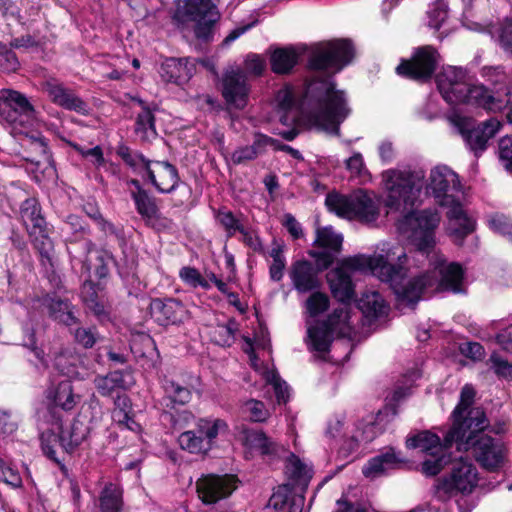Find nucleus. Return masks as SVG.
<instances>
[{"label":"nucleus","instance_id":"bf43d9fd","mask_svg":"<svg viewBox=\"0 0 512 512\" xmlns=\"http://www.w3.org/2000/svg\"><path fill=\"white\" fill-rule=\"evenodd\" d=\"M488 364L490 369L499 379L512 381V363L504 359L497 352H493L490 355Z\"/></svg>","mask_w":512,"mask_h":512},{"label":"nucleus","instance_id":"6ab92c4d","mask_svg":"<svg viewBox=\"0 0 512 512\" xmlns=\"http://www.w3.org/2000/svg\"><path fill=\"white\" fill-rule=\"evenodd\" d=\"M240 434L242 436V444L250 452L258 453L263 459L274 461L279 459L284 447L261 429H253L242 427Z\"/></svg>","mask_w":512,"mask_h":512},{"label":"nucleus","instance_id":"e433bc0d","mask_svg":"<svg viewBox=\"0 0 512 512\" xmlns=\"http://www.w3.org/2000/svg\"><path fill=\"white\" fill-rule=\"evenodd\" d=\"M335 330L325 326L321 320L307 329L309 350L319 353H329L334 340Z\"/></svg>","mask_w":512,"mask_h":512},{"label":"nucleus","instance_id":"a878e982","mask_svg":"<svg viewBox=\"0 0 512 512\" xmlns=\"http://www.w3.org/2000/svg\"><path fill=\"white\" fill-rule=\"evenodd\" d=\"M327 281L332 296L338 302L350 305L355 300V285L351 275L343 267H336L331 270L327 275Z\"/></svg>","mask_w":512,"mask_h":512},{"label":"nucleus","instance_id":"5fc2aeb1","mask_svg":"<svg viewBox=\"0 0 512 512\" xmlns=\"http://www.w3.org/2000/svg\"><path fill=\"white\" fill-rule=\"evenodd\" d=\"M45 90L52 103L61 108H63L69 98L74 94L71 89L66 88L63 84L56 81L46 82Z\"/></svg>","mask_w":512,"mask_h":512},{"label":"nucleus","instance_id":"79ce46f5","mask_svg":"<svg viewBox=\"0 0 512 512\" xmlns=\"http://www.w3.org/2000/svg\"><path fill=\"white\" fill-rule=\"evenodd\" d=\"M163 389L166 395V407L174 409L175 405H186L192 399V390L173 379H164Z\"/></svg>","mask_w":512,"mask_h":512},{"label":"nucleus","instance_id":"7c9ffc66","mask_svg":"<svg viewBox=\"0 0 512 512\" xmlns=\"http://www.w3.org/2000/svg\"><path fill=\"white\" fill-rule=\"evenodd\" d=\"M53 227L50 225L27 233L34 250L39 256L40 264L44 267H53L54 242L51 238Z\"/></svg>","mask_w":512,"mask_h":512},{"label":"nucleus","instance_id":"0e129e2a","mask_svg":"<svg viewBox=\"0 0 512 512\" xmlns=\"http://www.w3.org/2000/svg\"><path fill=\"white\" fill-rule=\"evenodd\" d=\"M496 43L501 50L512 43V17L506 16L498 22Z\"/></svg>","mask_w":512,"mask_h":512},{"label":"nucleus","instance_id":"ddd939ff","mask_svg":"<svg viewBox=\"0 0 512 512\" xmlns=\"http://www.w3.org/2000/svg\"><path fill=\"white\" fill-rule=\"evenodd\" d=\"M238 477L233 474H207L196 482L199 499L206 505L229 497L237 488Z\"/></svg>","mask_w":512,"mask_h":512},{"label":"nucleus","instance_id":"5701e85b","mask_svg":"<svg viewBox=\"0 0 512 512\" xmlns=\"http://www.w3.org/2000/svg\"><path fill=\"white\" fill-rule=\"evenodd\" d=\"M289 277L294 289L300 294L319 290L322 286L319 269H316L314 264L306 259L296 260L292 263Z\"/></svg>","mask_w":512,"mask_h":512},{"label":"nucleus","instance_id":"6e6d98bb","mask_svg":"<svg viewBox=\"0 0 512 512\" xmlns=\"http://www.w3.org/2000/svg\"><path fill=\"white\" fill-rule=\"evenodd\" d=\"M215 218L225 229L229 238L233 237L236 232L243 231L244 226L240 223L234 213L226 208L218 209Z\"/></svg>","mask_w":512,"mask_h":512},{"label":"nucleus","instance_id":"473e14b6","mask_svg":"<svg viewBox=\"0 0 512 512\" xmlns=\"http://www.w3.org/2000/svg\"><path fill=\"white\" fill-rule=\"evenodd\" d=\"M47 399L50 403L60 407L61 410L68 412L75 408L80 401V396L74 393L73 384L70 380H63L47 390Z\"/></svg>","mask_w":512,"mask_h":512},{"label":"nucleus","instance_id":"7ed1b4c3","mask_svg":"<svg viewBox=\"0 0 512 512\" xmlns=\"http://www.w3.org/2000/svg\"><path fill=\"white\" fill-rule=\"evenodd\" d=\"M60 230L70 260L78 261L82 264V270L90 272L88 257L96 244L91 239L92 229L89 223L82 216L70 213L62 219Z\"/></svg>","mask_w":512,"mask_h":512},{"label":"nucleus","instance_id":"72a5a7b5","mask_svg":"<svg viewBox=\"0 0 512 512\" xmlns=\"http://www.w3.org/2000/svg\"><path fill=\"white\" fill-rule=\"evenodd\" d=\"M404 463H406V461L395 452L394 448L389 447L384 452L371 458L362 472L366 477L378 476L389 469L398 468Z\"/></svg>","mask_w":512,"mask_h":512},{"label":"nucleus","instance_id":"4d7b16f0","mask_svg":"<svg viewBox=\"0 0 512 512\" xmlns=\"http://www.w3.org/2000/svg\"><path fill=\"white\" fill-rule=\"evenodd\" d=\"M98 229L105 235H112L118 242L121 249L126 248L127 240L125 236L124 227L122 225H115L114 223L107 220L103 215L94 222Z\"/></svg>","mask_w":512,"mask_h":512},{"label":"nucleus","instance_id":"864d4df0","mask_svg":"<svg viewBox=\"0 0 512 512\" xmlns=\"http://www.w3.org/2000/svg\"><path fill=\"white\" fill-rule=\"evenodd\" d=\"M77 361L76 356L67 352H59L54 358V368L63 376L74 378L79 374L76 365Z\"/></svg>","mask_w":512,"mask_h":512},{"label":"nucleus","instance_id":"f8f14e48","mask_svg":"<svg viewBox=\"0 0 512 512\" xmlns=\"http://www.w3.org/2000/svg\"><path fill=\"white\" fill-rule=\"evenodd\" d=\"M405 219L411 226L412 244L418 252L428 255L435 246V229L440 221L437 212L431 209L411 211Z\"/></svg>","mask_w":512,"mask_h":512},{"label":"nucleus","instance_id":"c9c22d12","mask_svg":"<svg viewBox=\"0 0 512 512\" xmlns=\"http://www.w3.org/2000/svg\"><path fill=\"white\" fill-rule=\"evenodd\" d=\"M357 306L370 322L386 316L389 311V306L377 291L363 293L357 302Z\"/></svg>","mask_w":512,"mask_h":512},{"label":"nucleus","instance_id":"cd10ccee","mask_svg":"<svg viewBox=\"0 0 512 512\" xmlns=\"http://www.w3.org/2000/svg\"><path fill=\"white\" fill-rule=\"evenodd\" d=\"M379 214V204L366 190L359 189L352 196V220L369 224L375 222Z\"/></svg>","mask_w":512,"mask_h":512},{"label":"nucleus","instance_id":"13d9d810","mask_svg":"<svg viewBox=\"0 0 512 512\" xmlns=\"http://www.w3.org/2000/svg\"><path fill=\"white\" fill-rule=\"evenodd\" d=\"M180 279L187 285L193 288L201 287L204 290H209L211 285L205 279L198 269L191 266H184L179 271Z\"/></svg>","mask_w":512,"mask_h":512},{"label":"nucleus","instance_id":"774afa93","mask_svg":"<svg viewBox=\"0 0 512 512\" xmlns=\"http://www.w3.org/2000/svg\"><path fill=\"white\" fill-rule=\"evenodd\" d=\"M498 148L501 162L505 169L512 173V137L506 136L501 138Z\"/></svg>","mask_w":512,"mask_h":512},{"label":"nucleus","instance_id":"39448f33","mask_svg":"<svg viewBox=\"0 0 512 512\" xmlns=\"http://www.w3.org/2000/svg\"><path fill=\"white\" fill-rule=\"evenodd\" d=\"M458 450H471L476 462L486 471L495 473L503 468L508 458L506 444L490 435H472L460 444Z\"/></svg>","mask_w":512,"mask_h":512},{"label":"nucleus","instance_id":"58836bf2","mask_svg":"<svg viewBox=\"0 0 512 512\" xmlns=\"http://www.w3.org/2000/svg\"><path fill=\"white\" fill-rule=\"evenodd\" d=\"M136 212L141 216L145 225L153 226L152 222L161 218L160 208L157 204V198L149 193L148 190L132 195Z\"/></svg>","mask_w":512,"mask_h":512},{"label":"nucleus","instance_id":"c03bdc74","mask_svg":"<svg viewBox=\"0 0 512 512\" xmlns=\"http://www.w3.org/2000/svg\"><path fill=\"white\" fill-rule=\"evenodd\" d=\"M476 396V391L472 384H465L460 391V399L456 407L452 412L453 424H452V434L456 433L459 430V426L461 422L463 423V415L469 411L474 403Z\"/></svg>","mask_w":512,"mask_h":512},{"label":"nucleus","instance_id":"dca6fc26","mask_svg":"<svg viewBox=\"0 0 512 512\" xmlns=\"http://www.w3.org/2000/svg\"><path fill=\"white\" fill-rule=\"evenodd\" d=\"M142 179L162 194L174 192L182 183L178 168L169 161L150 160Z\"/></svg>","mask_w":512,"mask_h":512},{"label":"nucleus","instance_id":"49530a36","mask_svg":"<svg viewBox=\"0 0 512 512\" xmlns=\"http://www.w3.org/2000/svg\"><path fill=\"white\" fill-rule=\"evenodd\" d=\"M429 456L421 463L420 469L426 477L437 476L452 461L451 454H447L446 450L434 452Z\"/></svg>","mask_w":512,"mask_h":512},{"label":"nucleus","instance_id":"412c9836","mask_svg":"<svg viewBox=\"0 0 512 512\" xmlns=\"http://www.w3.org/2000/svg\"><path fill=\"white\" fill-rule=\"evenodd\" d=\"M458 104L469 105L493 113L501 112L506 108L503 99L495 96L488 87L478 81H471L468 84Z\"/></svg>","mask_w":512,"mask_h":512},{"label":"nucleus","instance_id":"c85d7f7f","mask_svg":"<svg viewBox=\"0 0 512 512\" xmlns=\"http://www.w3.org/2000/svg\"><path fill=\"white\" fill-rule=\"evenodd\" d=\"M19 219L27 233H34L35 230L49 225L43 214L42 206L36 197H28L23 200L19 207Z\"/></svg>","mask_w":512,"mask_h":512},{"label":"nucleus","instance_id":"e2e57ef3","mask_svg":"<svg viewBox=\"0 0 512 512\" xmlns=\"http://www.w3.org/2000/svg\"><path fill=\"white\" fill-rule=\"evenodd\" d=\"M103 354L107 357L110 365H124L128 362L127 355L120 349H116L113 345H103L98 348L96 361L101 362Z\"/></svg>","mask_w":512,"mask_h":512},{"label":"nucleus","instance_id":"2f4dec72","mask_svg":"<svg viewBox=\"0 0 512 512\" xmlns=\"http://www.w3.org/2000/svg\"><path fill=\"white\" fill-rule=\"evenodd\" d=\"M481 75L491 83V92L503 99L504 106L507 107L510 103L511 87L504 67L501 65L484 66L481 69Z\"/></svg>","mask_w":512,"mask_h":512},{"label":"nucleus","instance_id":"4be33fe9","mask_svg":"<svg viewBox=\"0 0 512 512\" xmlns=\"http://www.w3.org/2000/svg\"><path fill=\"white\" fill-rule=\"evenodd\" d=\"M40 447L43 455L56 464L64 477H68L69 469L65 464L66 456L72 455L64 449L65 436L63 431L46 429L40 436Z\"/></svg>","mask_w":512,"mask_h":512},{"label":"nucleus","instance_id":"ea45409f","mask_svg":"<svg viewBox=\"0 0 512 512\" xmlns=\"http://www.w3.org/2000/svg\"><path fill=\"white\" fill-rule=\"evenodd\" d=\"M90 427L78 418H74L69 428L63 429L65 436L64 449L73 454L79 446L87 439Z\"/></svg>","mask_w":512,"mask_h":512},{"label":"nucleus","instance_id":"9d476101","mask_svg":"<svg viewBox=\"0 0 512 512\" xmlns=\"http://www.w3.org/2000/svg\"><path fill=\"white\" fill-rule=\"evenodd\" d=\"M226 426L220 419L199 418L194 429L179 435L178 444L182 450L191 454L205 455L212 449L220 429Z\"/></svg>","mask_w":512,"mask_h":512},{"label":"nucleus","instance_id":"393cba45","mask_svg":"<svg viewBox=\"0 0 512 512\" xmlns=\"http://www.w3.org/2000/svg\"><path fill=\"white\" fill-rule=\"evenodd\" d=\"M43 305L47 308L48 315L53 321L66 327L80 324V320L75 314L76 306L69 299H63L54 292L43 298Z\"/></svg>","mask_w":512,"mask_h":512},{"label":"nucleus","instance_id":"de8ad7c7","mask_svg":"<svg viewBox=\"0 0 512 512\" xmlns=\"http://www.w3.org/2000/svg\"><path fill=\"white\" fill-rule=\"evenodd\" d=\"M343 237L336 234L331 226L318 228L314 246L328 249L332 252H340L342 248Z\"/></svg>","mask_w":512,"mask_h":512},{"label":"nucleus","instance_id":"aec40b11","mask_svg":"<svg viewBox=\"0 0 512 512\" xmlns=\"http://www.w3.org/2000/svg\"><path fill=\"white\" fill-rule=\"evenodd\" d=\"M149 308L154 321L165 327L183 323L188 313L183 302L172 297L154 298Z\"/></svg>","mask_w":512,"mask_h":512},{"label":"nucleus","instance_id":"f03ea898","mask_svg":"<svg viewBox=\"0 0 512 512\" xmlns=\"http://www.w3.org/2000/svg\"><path fill=\"white\" fill-rule=\"evenodd\" d=\"M406 254L401 249L397 255L398 262L391 264L383 280L392 289L399 304H405L410 309H416L424 294L433 289L437 283V274L427 271L408 278V268L404 266Z\"/></svg>","mask_w":512,"mask_h":512},{"label":"nucleus","instance_id":"f3484780","mask_svg":"<svg viewBox=\"0 0 512 512\" xmlns=\"http://www.w3.org/2000/svg\"><path fill=\"white\" fill-rule=\"evenodd\" d=\"M437 87L442 98L450 105H457L464 90L472 81L467 69L449 66L437 76Z\"/></svg>","mask_w":512,"mask_h":512},{"label":"nucleus","instance_id":"bb28decb","mask_svg":"<svg viewBox=\"0 0 512 512\" xmlns=\"http://www.w3.org/2000/svg\"><path fill=\"white\" fill-rule=\"evenodd\" d=\"M195 69L187 58L171 57L161 64L159 73L164 82L181 86L191 79Z\"/></svg>","mask_w":512,"mask_h":512},{"label":"nucleus","instance_id":"09e8293b","mask_svg":"<svg viewBox=\"0 0 512 512\" xmlns=\"http://www.w3.org/2000/svg\"><path fill=\"white\" fill-rule=\"evenodd\" d=\"M325 204L331 212L337 216L352 220V197H346L340 194H328Z\"/></svg>","mask_w":512,"mask_h":512},{"label":"nucleus","instance_id":"a211bd4d","mask_svg":"<svg viewBox=\"0 0 512 512\" xmlns=\"http://www.w3.org/2000/svg\"><path fill=\"white\" fill-rule=\"evenodd\" d=\"M464 422H461L459 430L452 434V427L444 436L445 446H452L454 443H463L467 436L486 435L484 432L489 427V420L482 407L471 408L463 415Z\"/></svg>","mask_w":512,"mask_h":512},{"label":"nucleus","instance_id":"680f3d73","mask_svg":"<svg viewBox=\"0 0 512 512\" xmlns=\"http://www.w3.org/2000/svg\"><path fill=\"white\" fill-rule=\"evenodd\" d=\"M110 261L114 262L115 265H118L114 255L111 251L106 250V249H101L98 252V255L96 257L97 263H96V266L94 269V274L97 277V279L99 280L98 282H101V280L108 278V276L110 274L108 263Z\"/></svg>","mask_w":512,"mask_h":512},{"label":"nucleus","instance_id":"9b49d317","mask_svg":"<svg viewBox=\"0 0 512 512\" xmlns=\"http://www.w3.org/2000/svg\"><path fill=\"white\" fill-rule=\"evenodd\" d=\"M454 124L466 146L476 157H479L487 149L488 141L494 138L502 127L501 123L495 118H490L475 125L471 118L458 117Z\"/></svg>","mask_w":512,"mask_h":512},{"label":"nucleus","instance_id":"a18cd8bd","mask_svg":"<svg viewBox=\"0 0 512 512\" xmlns=\"http://www.w3.org/2000/svg\"><path fill=\"white\" fill-rule=\"evenodd\" d=\"M97 392L103 397L112 396L116 389H126L123 370H114L105 376H97L94 380Z\"/></svg>","mask_w":512,"mask_h":512},{"label":"nucleus","instance_id":"c756f323","mask_svg":"<svg viewBox=\"0 0 512 512\" xmlns=\"http://www.w3.org/2000/svg\"><path fill=\"white\" fill-rule=\"evenodd\" d=\"M299 57L292 45L276 47L269 56L270 69L276 75H290L298 64Z\"/></svg>","mask_w":512,"mask_h":512},{"label":"nucleus","instance_id":"4c0bfd02","mask_svg":"<svg viewBox=\"0 0 512 512\" xmlns=\"http://www.w3.org/2000/svg\"><path fill=\"white\" fill-rule=\"evenodd\" d=\"M439 273L440 279L437 278V283L434 287L437 291H452L454 293L461 291L465 274L461 264L451 262L441 268Z\"/></svg>","mask_w":512,"mask_h":512},{"label":"nucleus","instance_id":"052dcab7","mask_svg":"<svg viewBox=\"0 0 512 512\" xmlns=\"http://www.w3.org/2000/svg\"><path fill=\"white\" fill-rule=\"evenodd\" d=\"M135 132L147 134L150 132L152 135H157L156 118L151 108L138 113L135 121Z\"/></svg>","mask_w":512,"mask_h":512},{"label":"nucleus","instance_id":"3c124183","mask_svg":"<svg viewBox=\"0 0 512 512\" xmlns=\"http://www.w3.org/2000/svg\"><path fill=\"white\" fill-rule=\"evenodd\" d=\"M305 307L309 316L315 318L329 309L330 299L326 293L315 290L307 298Z\"/></svg>","mask_w":512,"mask_h":512},{"label":"nucleus","instance_id":"2eb2a0df","mask_svg":"<svg viewBox=\"0 0 512 512\" xmlns=\"http://www.w3.org/2000/svg\"><path fill=\"white\" fill-rule=\"evenodd\" d=\"M427 189L431 190L439 205L454 202L453 192H459L461 183L458 175L447 166H436L430 172Z\"/></svg>","mask_w":512,"mask_h":512},{"label":"nucleus","instance_id":"a19ab883","mask_svg":"<svg viewBox=\"0 0 512 512\" xmlns=\"http://www.w3.org/2000/svg\"><path fill=\"white\" fill-rule=\"evenodd\" d=\"M115 152L126 166L141 176L147 170V166L150 165V159L145 157L140 151L132 150L125 143H119Z\"/></svg>","mask_w":512,"mask_h":512},{"label":"nucleus","instance_id":"8fccbe9b","mask_svg":"<svg viewBox=\"0 0 512 512\" xmlns=\"http://www.w3.org/2000/svg\"><path fill=\"white\" fill-rule=\"evenodd\" d=\"M4 94L7 95L6 100L10 101L12 104V108L16 112L17 119H19L21 115H25L27 117L34 116L35 108L25 94L13 89H4Z\"/></svg>","mask_w":512,"mask_h":512},{"label":"nucleus","instance_id":"0eeeda50","mask_svg":"<svg viewBox=\"0 0 512 512\" xmlns=\"http://www.w3.org/2000/svg\"><path fill=\"white\" fill-rule=\"evenodd\" d=\"M173 19L182 24L195 22V37L207 41L213 35L219 13L211 0H186L184 6L175 11Z\"/></svg>","mask_w":512,"mask_h":512},{"label":"nucleus","instance_id":"4468645a","mask_svg":"<svg viewBox=\"0 0 512 512\" xmlns=\"http://www.w3.org/2000/svg\"><path fill=\"white\" fill-rule=\"evenodd\" d=\"M220 92L229 108L244 109L250 95V85L245 73L241 69L226 70L222 74Z\"/></svg>","mask_w":512,"mask_h":512},{"label":"nucleus","instance_id":"603ef678","mask_svg":"<svg viewBox=\"0 0 512 512\" xmlns=\"http://www.w3.org/2000/svg\"><path fill=\"white\" fill-rule=\"evenodd\" d=\"M70 332L73 335L74 342L84 349H91L100 338V334L96 326L92 327H77L74 330L72 327Z\"/></svg>","mask_w":512,"mask_h":512},{"label":"nucleus","instance_id":"20e7f679","mask_svg":"<svg viewBox=\"0 0 512 512\" xmlns=\"http://www.w3.org/2000/svg\"><path fill=\"white\" fill-rule=\"evenodd\" d=\"M355 57V47L348 38L333 39L316 46L310 53L307 68L312 71H341Z\"/></svg>","mask_w":512,"mask_h":512},{"label":"nucleus","instance_id":"423d86ee","mask_svg":"<svg viewBox=\"0 0 512 512\" xmlns=\"http://www.w3.org/2000/svg\"><path fill=\"white\" fill-rule=\"evenodd\" d=\"M441 56L432 45L414 48L410 58H402L395 72L398 76L419 83L430 81L436 73Z\"/></svg>","mask_w":512,"mask_h":512},{"label":"nucleus","instance_id":"f257e3e1","mask_svg":"<svg viewBox=\"0 0 512 512\" xmlns=\"http://www.w3.org/2000/svg\"><path fill=\"white\" fill-rule=\"evenodd\" d=\"M306 97L313 107L312 124L338 136L341 124L351 113L345 91L337 89L334 80L314 79L306 88Z\"/></svg>","mask_w":512,"mask_h":512},{"label":"nucleus","instance_id":"f704fd0d","mask_svg":"<svg viewBox=\"0 0 512 512\" xmlns=\"http://www.w3.org/2000/svg\"><path fill=\"white\" fill-rule=\"evenodd\" d=\"M406 448L420 449L427 455H433L434 452L447 450L451 446H445V441H441L440 437L429 430L419 431L415 434L409 435L406 438Z\"/></svg>","mask_w":512,"mask_h":512},{"label":"nucleus","instance_id":"b1692460","mask_svg":"<svg viewBox=\"0 0 512 512\" xmlns=\"http://www.w3.org/2000/svg\"><path fill=\"white\" fill-rule=\"evenodd\" d=\"M390 254H379L375 256L366 257L364 255H355L343 259L338 267L343 269L358 271L369 269L374 276L383 282L392 261L389 259Z\"/></svg>","mask_w":512,"mask_h":512},{"label":"nucleus","instance_id":"338daca9","mask_svg":"<svg viewBox=\"0 0 512 512\" xmlns=\"http://www.w3.org/2000/svg\"><path fill=\"white\" fill-rule=\"evenodd\" d=\"M67 144L73 150H75L77 153H79L83 158L92 157L93 158V163L97 167H100V166L104 165L105 158H104V154H103V150H102L101 146L97 145V146H95L93 148L85 149L80 144H78L76 142H73V141H67Z\"/></svg>","mask_w":512,"mask_h":512},{"label":"nucleus","instance_id":"69168bd1","mask_svg":"<svg viewBox=\"0 0 512 512\" xmlns=\"http://www.w3.org/2000/svg\"><path fill=\"white\" fill-rule=\"evenodd\" d=\"M0 481L11 486L12 488H21L23 485L22 477L18 469L7 464L0 458Z\"/></svg>","mask_w":512,"mask_h":512},{"label":"nucleus","instance_id":"37998d69","mask_svg":"<svg viewBox=\"0 0 512 512\" xmlns=\"http://www.w3.org/2000/svg\"><path fill=\"white\" fill-rule=\"evenodd\" d=\"M101 512H121L123 509V490L114 483H108L99 496Z\"/></svg>","mask_w":512,"mask_h":512},{"label":"nucleus","instance_id":"6e6552de","mask_svg":"<svg viewBox=\"0 0 512 512\" xmlns=\"http://www.w3.org/2000/svg\"><path fill=\"white\" fill-rule=\"evenodd\" d=\"M449 476L437 480L435 486V497L446 500L453 494H469L477 486L478 477L476 467L468 461L459 459L452 462Z\"/></svg>","mask_w":512,"mask_h":512},{"label":"nucleus","instance_id":"1a4fd4ad","mask_svg":"<svg viewBox=\"0 0 512 512\" xmlns=\"http://www.w3.org/2000/svg\"><path fill=\"white\" fill-rule=\"evenodd\" d=\"M386 186L388 189L386 206L394 210L412 208L422 189V184L416 182V176L411 172L391 171L386 180Z\"/></svg>","mask_w":512,"mask_h":512}]
</instances>
